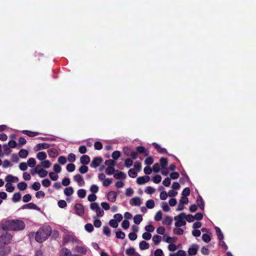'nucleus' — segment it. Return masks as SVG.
<instances>
[{
    "label": "nucleus",
    "mask_w": 256,
    "mask_h": 256,
    "mask_svg": "<svg viewBox=\"0 0 256 256\" xmlns=\"http://www.w3.org/2000/svg\"><path fill=\"white\" fill-rule=\"evenodd\" d=\"M139 247L141 250H147L150 248L148 243L144 240H142L139 244Z\"/></svg>",
    "instance_id": "f3484780"
},
{
    "label": "nucleus",
    "mask_w": 256,
    "mask_h": 256,
    "mask_svg": "<svg viewBox=\"0 0 256 256\" xmlns=\"http://www.w3.org/2000/svg\"><path fill=\"white\" fill-rule=\"evenodd\" d=\"M152 144L154 146L155 148L158 150L159 152L160 153H166L167 151L166 148H162L158 144L154 142Z\"/></svg>",
    "instance_id": "393cba45"
},
{
    "label": "nucleus",
    "mask_w": 256,
    "mask_h": 256,
    "mask_svg": "<svg viewBox=\"0 0 256 256\" xmlns=\"http://www.w3.org/2000/svg\"><path fill=\"white\" fill-rule=\"evenodd\" d=\"M109 224L110 226L116 228L118 226V222L114 219L110 220L109 222Z\"/></svg>",
    "instance_id": "6e6d98bb"
},
{
    "label": "nucleus",
    "mask_w": 256,
    "mask_h": 256,
    "mask_svg": "<svg viewBox=\"0 0 256 256\" xmlns=\"http://www.w3.org/2000/svg\"><path fill=\"white\" fill-rule=\"evenodd\" d=\"M215 229L218 239L220 240H222L224 239V236L220 229L218 227H216Z\"/></svg>",
    "instance_id": "bb28decb"
},
{
    "label": "nucleus",
    "mask_w": 256,
    "mask_h": 256,
    "mask_svg": "<svg viewBox=\"0 0 256 256\" xmlns=\"http://www.w3.org/2000/svg\"><path fill=\"white\" fill-rule=\"evenodd\" d=\"M145 230L148 232H151L154 231V227L152 224H148L145 226Z\"/></svg>",
    "instance_id": "774afa93"
},
{
    "label": "nucleus",
    "mask_w": 256,
    "mask_h": 256,
    "mask_svg": "<svg viewBox=\"0 0 256 256\" xmlns=\"http://www.w3.org/2000/svg\"><path fill=\"white\" fill-rule=\"evenodd\" d=\"M102 162V159L101 158H100V157L94 158L92 160L90 164V166L92 168H96L100 165Z\"/></svg>",
    "instance_id": "9d476101"
},
{
    "label": "nucleus",
    "mask_w": 256,
    "mask_h": 256,
    "mask_svg": "<svg viewBox=\"0 0 256 256\" xmlns=\"http://www.w3.org/2000/svg\"><path fill=\"white\" fill-rule=\"evenodd\" d=\"M96 216L98 217L102 216L104 214V210L99 206L96 210H95Z\"/></svg>",
    "instance_id": "864d4df0"
},
{
    "label": "nucleus",
    "mask_w": 256,
    "mask_h": 256,
    "mask_svg": "<svg viewBox=\"0 0 256 256\" xmlns=\"http://www.w3.org/2000/svg\"><path fill=\"white\" fill-rule=\"evenodd\" d=\"M52 233L50 226H46L40 228L36 234L35 239L38 242L45 241Z\"/></svg>",
    "instance_id": "f03ea898"
},
{
    "label": "nucleus",
    "mask_w": 256,
    "mask_h": 256,
    "mask_svg": "<svg viewBox=\"0 0 256 256\" xmlns=\"http://www.w3.org/2000/svg\"><path fill=\"white\" fill-rule=\"evenodd\" d=\"M48 152L49 156L52 158H55L58 154V150L55 148L49 149Z\"/></svg>",
    "instance_id": "aec40b11"
},
{
    "label": "nucleus",
    "mask_w": 256,
    "mask_h": 256,
    "mask_svg": "<svg viewBox=\"0 0 256 256\" xmlns=\"http://www.w3.org/2000/svg\"><path fill=\"white\" fill-rule=\"evenodd\" d=\"M162 177L160 175L157 174L152 178V180L155 184H158L161 182Z\"/></svg>",
    "instance_id": "bf43d9fd"
},
{
    "label": "nucleus",
    "mask_w": 256,
    "mask_h": 256,
    "mask_svg": "<svg viewBox=\"0 0 256 256\" xmlns=\"http://www.w3.org/2000/svg\"><path fill=\"white\" fill-rule=\"evenodd\" d=\"M156 192V189L152 186H147L145 189V192L148 194H152Z\"/></svg>",
    "instance_id": "37998d69"
},
{
    "label": "nucleus",
    "mask_w": 256,
    "mask_h": 256,
    "mask_svg": "<svg viewBox=\"0 0 256 256\" xmlns=\"http://www.w3.org/2000/svg\"><path fill=\"white\" fill-rule=\"evenodd\" d=\"M50 147V144L47 143L38 144L36 145L37 150L47 149Z\"/></svg>",
    "instance_id": "4be33fe9"
},
{
    "label": "nucleus",
    "mask_w": 256,
    "mask_h": 256,
    "mask_svg": "<svg viewBox=\"0 0 256 256\" xmlns=\"http://www.w3.org/2000/svg\"><path fill=\"white\" fill-rule=\"evenodd\" d=\"M98 190H99V188L96 184L92 185L90 188V191L93 194L98 192Z\"/></svg>",
    "instance_id": "a19ab883"
},
{
    "label": "nucleus",
    "mask_w": 256,
    "mask_h": 256,
    "mask_svg": "<svg viewBox=\"0 0 256 256\" xmlns=\"http://www.w3.org/2000/svg\"><path fill=\"white\" fill-rule=\"evenodd\" d=\"M162 213L160 210L158 211L155 216H154V220L156 221H160L162 220Z\"/></svg>",
    "instance_id": "052dcab7"
},
{
    "label": "nucleus",
    "mask_w": 256,
    "mask_h": 256,
    "mask_svg": "<svg viewBox=\"0 0 256 256\" xmlns=\"http://www.w3.org/2000/svg\"><path fill=\"white\" fill-rule=\"evenodd\" d=\"M146 206L148 208H152L154 206V202L152 200H149L146 202Z\"/></svg>",
    "instance_id": "58836bf2"
},
{
    "label": "nucleus",
    "mask_w": 256,
    "mask_h": 256,
    "mask_svg": "<svg viewBox=\"0 0 256 256\" xmlns=\"http://www.w3.org/2000/svg\"><path fill=\"white\" fill-rule=\"evenodd\" d=\"M142 216L140 214H137L135 216L134 218V222L136 224H140V222L142 221Z\"/></svg>",
    "instance_id": "2f4dec72"
},
{
    "label": "nucleus",
    "mask_w": 256,
    "mask_h": 256,
    "mask_svg": "<svg viewBox=\"0 0 256 256\" xmlns=\"http://www.w3.org/2000/svg\"><path fill=\"white\" fill-rule=\"evenodd\" d=\"M40 178H44L48 174V172L44 169H42L40 170H37V173Z\"/></svg>",
    "instance_id": "4c0bfd02"
},
{
    "label": "nucleus",
    "mask_w": 256,
    "mask_h": 256,
    "mask_svg": "<svg viewBox=\"0 0 256 256\" xmlns=\"http://www.w3.org/2000/svg\"><path fill=\"white\" fill-rule=\"evenodd\" d=\"M174 232L176 234L182 235L184 234V230L179 227H177L174 229Z\"/></svg>",
    "instance_id": "4d7b16f0"
},
{
    "label": "nucleus",
    "mask_w": 256,
    "mask_h": 256,
    "mask_svg": "<svg viewBox=\"0 0 256 256\" xmlns=\"http://www.w3.org/2000/svg\"><path fill=\"white\" fill-rule=\"evenodd\" d=\"M41 166L44 168H48L51 166V162L48 160H43L40 163Z\"/></svg>",
    "instance_id": "e433bc0d"
},
{
    "label": "nucleus",
    "mask_w": 256,
    "mask_h": 256,
    "mask_svg": "<svg viewBox=\"0 0 256 256\" xmlns=\"http://www.w3.org/2000/svg\"><path fill=\"white\" fill-rule=\"evenodd\" d=\"M125 234L122 231H118L116 232V237L122 240L125 238Z\"/></svg>",
    "instance_id": "e2e57ef3"
},
{
    "label": "nucleus",
    "mask_w": 256,
    "mask_h": 256,
    "mask_svg": "<svg viewBox=\"0 0 256 256\" xmlns=\"http://www.w3.org/2000/svg\"><path fill=\"white\" fill-rule=\"evenodd\" d=\"M184 218L188 222H191L194 221V217L192 214H188L186 215L185 214V216H184Z\"/></svg>",
    "instance_id": "69168bd1"
},
{
    "label": "nucleus",
    "mask_w": 256,
    "mask_h": 256,
    "mask_svg": "<svg viewBox=\"0 0 256 256\" xmlns=\"http://www.w3.org/2000/svg\"><path fill=\"white\" fill-rule=\"evenodd\" d=\"M78 196L80 198H84L86 196V191L84 189H80L78 190Z\"/></svg>",
    "instance_id": "c9c22d12"
},
{
    "label": "nucleus",
    "mask_w": 256,
    "mask_h": 256,
    "mask_svg": "<svg viewBox=\"0 0 256 256\" xmlns=\"http://www.w3.org/2000/svg\"><path fill=\"white\" fill-rule=\"evenodd\" d=\"M80 162L84 164H87L90 162V158L87 155H84L80 158Z\"/></svg>",
    "instance_id": "6ab92c4d"
},
{
    "label": "nucleus",
    "mask_w": 256,
    "mask_h": 256,
    "mask_svg": "<svg viewBox=\"0 0 256 256\" xmlns=\"http://www.w3.org/2000/svg\"><path fill=\"white\" fill-rule=\"evenodd\" d=\"M17 186L20 190H24L27 188L28 185L24 182H20L18 184Z\"/></svg>",
    "instance_id": "7c9ffc66"
},
{
    "label": "nucleus",
    "mask_w": 256,
    "mask_h": 256,
    "mask_svg": "<svg viewBox=\"0 0 256 256\" xmlns=\"http://www.w3.org/2000/svg\"><path fill=\"white\" fill-rule=\"evenodd\" d=\"M78 170L82 174H86L88 171V167L84 165L82 166L79 168Z\"/></svg>",
    "instance_id": "49530a36"
},
{
    "label": "nucleus",
    "mask_w": 256,
    "mask_h": 256,
    "mask_svg": "<svg viewBox=\"0 0 256 256\" xmlns=\"http://www.w3.org/2000/svg\"><path fill=\"white\" fill-rule=\"evenodd\" d=\"M5 180L7 182H10V184H12V182H18V177L13 176L12 174H8L5 178Z\"/></svg>",
    "instance_id": "ddd939ff"
},
{
    "label": "nucleus",
    "mask_w": 256,
    "mask_h": 256,
    "mask_svg": "<svg viewBox=\"0 0 256 256\" xmlns=\"http://www.w3.org/2000/svg\"><path fill=\"white\" fill-rule=\"evenodd\" d=\"M74 189L72 186L66 188L64 190V194L66 196H70L74 193Z\"/></svg>",
    "instance_id": "5701e85b"
},
{
    "label": "nucleus",
    "mask_w": 256,
    "mask_h": 256,
    "mask_svg": "<svg viewBox=\"0 0 256 256\" xmlns=\"http://www.w3.org/2000/svg\"><path fill=\"white\" fill-rule=\"evenodd\" d=\"M133 164V161L130 158H126L124 161V165L127 168H130Z\"/></svg>",
    "instance_id": "8fccbe9b"
},
{
    "label": "nucleus",
    "mask_w": 256,
    "mask_h": 256,
    "mask_svg": "<svg viewBox=\"0 0 256 256\" xmlns=\"http://www.w3.org/2000/svg\"><path fill=\"white\" fill-rule=\"evenodd\" d=\"M142 203V200L138 197H134L132 198L130 202V204L135 206H140Z\"/></svg>",
    "instance_id": "9b49d317"
},
{
    "label": "nucleus",
    "mask_w": 256,
    "mask_h": 256,
    "mask_svg": "<svg viewBox=\"0 0 256 256\" xmlns=\"http://www.w3.org/2000/svg\"><path fill=\"white\" fill-rule=\"evenodd\" d=\"M162 208L163 210L166 212H168L170 210V208L166 202H162Z\"/></svg>",
    "instance_id": "0e129e2a"
},
{
    "label": "nucleus",
    "mask_w": 256,
    "mask_h": 256,
    "mask_svg": "<svg viewBox=\"0 0 256 256\" xmlns=\"http://www.w3.org/2000/svg\"><path fill=\"white\" fill-rule=\"evenodd\" d=\"M184 216L185 213L182 212L174 218V220L176 221L174 224L176 227H180L186 224Z\"/></svg>",
    "instance_id": "20e7f679"
},
{
    "label": "nucleus",
    "mask_w": 256,
    "mask_h": 256,
    "mask_svg": "<svg viewBox=\"0 0 256 256\" xmlns=\"http://www.w3.org/2000/svg\"><path fill=\"white\" fill-rule=\"evenodd\" d=\"M198 248L197 244H192L188 250V254L189 256H194L196 254Z\"/></svg>",
    "instance_id": "1a4fd4ad"
},
{
    "label": "nucleus",
    "mask_w": 256,
    "mask_h": 256,
    "mask_svg": "<svg viewBox=\"0 0 256 256\" xmlns=\"http://www.w3.org/2000/svg\"><path fill=\"white\" fill-rule=\"evenodd\" d=\"M5 187L6 190L10 192H12L14 190V186H12V184H10V182H6L5 185Z\"/></svg>",
    "instance_id": "72a5a7b5"
},
{
    "label": "nucleus",
    "mask_w": 256,
    "mask_h": 256,
    "mask_svg": "<svg viewBox=\"0 0 256 256\" xmlns=\"http://www.w3.org/2000/svg\"><path fill=\"white\" fill-rule=\"evenodd\" d=\"M22 208L31 210H36L38 211H40V208L39 207H38L36 204L32 202L28 203L23 206Z\"/></svg>",
    "instance_id": "f8f14e48"
},
{
    "label": "nucleus",
    "mask_w": 256,
    "mask_h": 256,
    "mask_svg": "<svg viewBox=\"0 0 256 256\" xmlns=\"http://www.w3.org/2000/svg\"><path fill=\"white\" fill-rule=\"evenodd\" d=\"M42 184L44 187L48 188L50 186L51 182L48 179L46 178L42 180Z\"/></svg>",
    "instance_id": "a18cd8bd"
},
{
    "label": "nucleus",
    "mask_w": 256,
    "mask_h": 256,
    "mask_svg": "<svg viewBox=\"0 0 256 256\" xmlns=\"http://www.w3.org/2000/svg\"><path fill=\"white\" fill-rule=\"evenodd\" d=\"M120 152L118 150H116L112 152V157L114 160H117L120 158Z\"/></svg>",
    "instance_id": "13d9d810"
},
{
    "label": "nucleus",
    "mask_w": 256,
    "mask_h": 256,
    "mask_svg": "<svg viewBox=\"0 0 256 256\" xmlns=\"http://www.w3.org/2000/svg\"><path fill=\"white\" fill-rule=\"evenodd\" d=\"M128 174L130 177L134 178L137 176V172L134 169L131 168L128 170Z\"/></svg>",
    "instance_id": "79ce46f5"
},
{
    "label": "nucleus",
    "mask_w": 256,
    "mask_h": 256,
    "mask_svg": "<svg viewBox=\"0 0 256 256\" xmlns=\"http://www.w3.org/2000/svg\"><path fill=\"white\" fill-rule=\"evenodd\" d=\"M123 150L124 154L127 156H130L132 154V150L130 148L128 147H124Z\"/></svg>",
    "instance_id": "680f3d73"
},
{
    "label": "nucleus",
    "mask_w": 256,
    "mask_h": 256,
    "mask_svg": "<svg viewBox=\"0 0 256 256\" xmlns=\"http://www.w3.org/2000/svg\"><path fill=\"white\" fill-rule=\"evenodd\" d=\"M12 239V236L8 232H5L0 236V246L10 244Z\"/></svg>",
    "instance_id": "7ed1b4c3"
},
{
    "label": "nucleus",
    "mask_w": 256,
    "mask_h": 256,
    "mask_svg": "<svg viewBox=\"0 0 256 256\" xmlns=\"http://www.w3.org/2000/svg\"><path fill=\"white\" fill-rule=\"evenodd\" d=\"M112 182V180L111 179L105 178L102 180V185L105 187H107L110 186Z\"/></svg>",
    "instance_id": "3c124183"
},
{
    "label": "nucleus",
    "mask_w": 256,
    "mask_h": 256,
    "mask_svg": "<svg viewBox=\"0 0 256 256\" xmlns=\"http://www.w3.org/2000/svg\"><path fill=\"white\" fill-rule=\"evenodd\" d=\"M19 156L21 158H26L28 155V152L25 150H21L18 153Z\"/></svg>",
    "instance_id": "ea45409f"
},
{
    "label": "nucleus",
    "mask_w": 256,
    "mask_h": 256,
    "mask_svg": "<svg viewBox=\"0 0 256 256\" xmlns=\"http://www.w3.org/2000/svg\"><path fill=\"white\" fill-rule=\"evenodd\" d=\"M74 180L80 186H82L85 184V182L83 176L80 174H76L74 176Z\"/></svg>",
    "instance_id": "39448f33"
},
{
    "label": "nucleus",
    "mask_w": 256,
    "mask_h": 256,
    "mask_svg": "<svg viewBox=\"0 0 256 256\" xmlns=\"http://www.w3.org/2000/svg\"><path fill=\"white\" fill-rule=\"evenodd\" d=\"M136 150L140 154H144L146 156H148V152L144 148L143 146H138L136 148Z\"/></svg>",
    "instance_id": "c85d7f7f"
},
{
    "label": "nucleus",
    "mask_w": 256,
    "mask_h": 256,
    "mask_svg": "<svg viewBox=\"0 0 256 256\" xmlns=\"http://www.w3.org/2000/svg\"><path fill=\"white\" fill-rule=\"evenodd\" d=\"M21 194L20 192H16L14 194L12 200L14 202H18L20 200Z\"/></svg>",
    "instance_id": "473e14b6"
},
{
    "label": "nucleus",
    "mask_w": 256,
    "mask_h": 256,
    "mask_svg": "<svg viewBox=\"0 0 256 256\" xmlns=\"http://www.w3.org/2000/svg\"><path fill=\"white\" fill-rule=\"evenodd\" d=\"M196 203L198 206H199L201 210H204V202L202 198L200 196H198L196 200Z\"/></svg>",
    "instance_id": "b1692460"
},
{
    "label": "nucleus",
    "mask_w": 256,
    "mask_h": 256,
    "mask_svg": "<svg viewBox=\"0 0 256 256\" xmlns=\"http://www.w3.org/2000/svg\"><path fill=\"white\" fill-rule=\"evenodd\" d=\"M60 256H72V252L68 249L62 248L60 252Z\"/></svg>",
    "instance_id": "2eb2a0df"
},
{
    "label": "nucleus",
    "mask_w": 256,
    "mask_h": 256,
    "mask_svg": "<svg viewBox=\"0 0 256 256\" xmlns=\"http://www.w3.org/2000/svg\"><path fill=\"white\" fill-rule=\"evenodd\" d=\"M22 132L23 134H26L28 136H31V137L36 136L39 134L38 132H34L28 131V130H24Z\"/></svg>",
    "instance_id": "c756f323"
},
{
    "label": "nucleus",
    "mask_w": 256,
    "mask_h": 256,
    "mask_svg": "<svg viewBox=\"0 0 256 256\" xmlns=\"http://www.w3.org/2000/svg\"><path fill=\"white\" fill-rule=\"evenodd\" d=\"M46 157V154L44 152H39L36 154V158L40 160H44Z\"/></svg>",
    "instance_id": "412c9836"
},
{
    "label": "nucleus",
    "mask_w": 256,
    "mask_h": 256,
    "mask_svg": "<svg viewBox=\"0 0 256 256\" xmlns=\"http://www.w3.org/2000/svg\"><path fill=\"white\" fill-rule=\"evenodd\" d=\"M150 180V177L149 176H142L138 177L136 179V182L138 184H144Z\"/></svg>",
    "instance_id": "6e6552de"
},
{
    "label": "nucleus",
    "mask_w": 256,
    "mask_h": 256,
    "mask_svg": "<svg viewBox=\"0 0 256 256\" xmlns=\"http://www.w3.org/2000/svg\"><path fill=\"white\" fill-rule=\"evenodd\" d=\"M74 210L78 216H82L84 214V208L81 204H76L74 206Z\"/></svg>",
    "instance_id": "423d86ee"
},
{
    "label": "nucleus",
    "mask_w": 256,
    "mask_h": 256,
    "mask_svg": "<svg viewBox=\"0 0 256 256\" xmlns=\"http://www.w3.org/2000/svg\"><path fill=\"white\" fill-rule=\"evenodd\" d=\"M152 237V234L148 232H144L142 234V238L145 240H149Z\"/></svg>",
    "instance_id": "338daca9"
},
{
    "label": "nucleus",
    "mask_w": 256,
    "mask_h": 256,
    "mask_svg": "<svg viewBox=\"0 0 256 256\" xmlns=\"http://www.w3.org/2000/svg\"><path fill=\"white\" fill-rule=\"evenodd\" d=\"M66 168L68 172H72L75 170L76 166L73 164H67Z\"/></svg>",
    "instance_id": "c03bdc74"
},
{
    "label": "nucleus",
    "mask_w": 256,
    "mask_h": 256,
    "mask_svg": "<svg viewBox=\"0 0 256 256\" xmlns=\"http://www.w3.org/2000/svg\"><path fill=\"white\" fill-rule=\"evenodd\" d=\"M122 226L124 230L128 229L130 226V222L128 220H124L122 224Z\"/></svg>",
    "instance_id": "603ef678"
},
{
    "label": "nucleus",
    "mask_w": 256,
    "mask_h": 256,
    "mask_svg": "<svg viewBox=\"0 0 256 256\" xmlns=\"http://www.w3.org/2000/svg\"><path fill=\"white\" fill-rule=\"evenodd\" d=\"M160 164L162 168H166L168 164V160L166 158H162L160 160Z\"/></svg>",
    "instance_id": "cd10ccee"
},
{
    "label": "nucleus",
    "mask_w": 256,
    "mask_h": 256,
    "mask_svg": "<svg viewBox=\"0 0 256 256\" xmlns=\"http://www.w3.org/2000/svg\"><path fill=\"white\" fill-rule=\"evenodd\" d=\"M202 240L205 242L208 243L210 241L211 238L208 234H204L202 236Z\"/></svg>",
    "instance_id": "de8ad7c7"
},
{
    "label": "nucleus",
    "mask_w": 256,
    "mask_h": 256,
    "mask_svg": "<svg viewBox=\"0 0 256 256\" xmlns=\"http://www.w3.org/2000/svg\"><path fill=\"white\" fill-rule=\"evenodd\" d=\"M24 228V222L20 220H6L2 224V228L3 230H20Z\"/></svg>",
    "instance_id": "f257e3e1"
},
{
    "label": "nucleus",
    "mask_w": 256,
    "mask_h": 256,
    "mask_svg": "<svg viewBox=\"0 0 256 256\" xmlns=\"http://www.w3.org/2000/svg\"><path fill=\"white\" fill-rule=\"evenodd\" d=\"M117 196L118 194L116 192L110 191L108 193L106 196L108 200L110 202H114L116 200Z\"/></svg>",
    "instance_id": "0eeeda50"
},
{
    "label": "nucleus",
    "mask_w": 256,
    "mask_h": 256,
    "mask_svg": "<svg viewBox=\"0 0 256 256\" xmlns=\"http://www.w3.org/2000/svg\"><path fill=\"white\" fill-rule=\"evenodd\" d=\"M172 222V220L171 217L166 216L163 219L162 224L165 225L170 226Z\"/></svg>",
    "instance_id": "a211bd4d"
},
{
    "label": "nucleus",
    "mask_w": 256,
    "mask_h": 256,
    "mask_svg": "<svg viewBox=\"0 0 256 256\" xmlns=\"http://www.w3.org/2000/svg\"><path fill=\"white\" fill-rule=\"evenodd\" d=\"M126 253L127 255H133L134 256H140L138 253L136 252L135 249L132 247L128 248L126 250Z\"/></svg>",
    "instance_id": "dca6fc26"
},
{
    "label": "nucleus",
    "mask_w": 256,
    "mask_h": 256,
    "mask_svg": "<svg viewBox=\"0 0 256 256\" xmlns=\"http://www.w3.org/2000/svg\"><path fill=\"white\" fill-rule=\"evenodd\" d=\"M85 230L89 232H92L94 230L93 226L91 224H87L84 226Z\"/></svg>",
    "instance_id": "5fc2aeb1"
},
{
    "label": "nucleus",
    "mask_w": 256,
    "mask_h": 256,
    "mask_svg": "<svg viewBox=\"0 0 256 256\" xmlns=\"http://www.w3.org/2000/svg\"><path fill=\"white\" fill-rule=\"evenodd\" d=\"M162 237L158 234H156L152 237V241L154 245H158L161 241Z\"/></svg>",
    "instance_id": "a878e982"
},
{
    "label": "nucleus",
    "mask_w": 256,
    "mask_h": 256,
    "mask_svg": "<svg viewBox=\"0 0 256 256\" xmlns=\"http://www.w3.org/2000/svg\"><path fill=\"white\" fill-rule=\"evenodd\" d=\"M36 164V161L34 158H30L27 162V164L30 168H34Z\"/></svg>",
    "instance_id": "f704fd0d"
},
{
    "label": "nucleus",
    "mask_w": 256,
    "mask_h": 256,
    "mask_svg": "<svg viewBox=\"0 0 256 256\" xmlns=\"http://www.w3.org/2000/svg\"><path fill=\"white\" fill-rule=\"evenodd\" d=\"M114 168L113 166H109L106 170V173L108 175H112L114 172Z\"/></svg>",
    "instance_id": "09e8293b"
},
{
    "label": "nucleus",
    "mask_w": 256,
    "mask_h": 256,
    "mask_svg": "<svg viewBox=\"0 0 256 256\" xmlns=\"http://www.w3.org/2000/svg\"><path fill=\"white\" fill-rule=\"evenodd\" d=\"M114 176L116 179L124 180L126 178V174L124 172L116 170V172L114 174Z\"/></svg>",
    "instance_id": "4468645a"
}]
</instances>
